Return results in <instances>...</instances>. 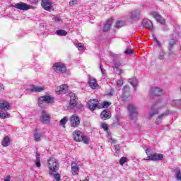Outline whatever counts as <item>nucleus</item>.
<instances>
[{"instance_id": "nucleus-1", "label": "nucleus", "mask_w": 181, "mask_h": 181, "mask_svg": "<svg viewBox=\"0 0 181 181\" xmlns=\"http://www.w3.org/2000/svg\"><path fill=\"white\" fill-rule=\"evenodd\" d=\"M49 175H53V173H57L59 170V163L56 158L52 157L47 160Z\"/></svg>"}, {"instance_id": "nucleus-2", "label": "nucleus", "mask_w": 181, "mask_h": 181, "mask_svg": "<svg viewBox=\"0 0 181 181\" xmlns=\"http://www.w3.org/2000/svg\"><path fill=\"white\" fill-rule=\"evenodd\" d=\"M72 136L76 142H83L86 145H88L90 144V140L88 139V138H87V136H83L80 130H76L73 132Z\"/></svg>"}, {"instance_id": "nucleus-3", "label": "nucleus", "mask_w": 181, "mask_h": 181, "mask_svg": "<svg viewBox=\"0 0 181 181\" xmlns=\"http://www.w3.org/2000/svg\"><path fill=\"white\" fill-rule=\"evenodd\" d=\"M53 70L58 74H64L67 73V67L66 64L62 62H57L53 64Z\"/></svg>"}, {"instance_id": "nucleus-4", "label": "nucleus", "mask_w": 181, "mask_h": 181, "mask_svg": "<svg viewBox=\"0 0 181 181\" xmlns=\"http://www.w3.org/2000/svg\"><path fill=\"white\" fill-rule=\"evenodd\" d=\"M53 100H54V98L52 97L51 95L41 96L38 99V105L41 108H43V107H45V103H47V104H50Z\"/></svg>"}, {"instance_id": "nucleus-5", "label": "nucleus", "mask_w": 181, "mask_h": 181, "mask_svg": "<svg viewBox=\"0 0 181 181\" xmlns=\"http://www.w3.org/2000/svg\"><path fill=\"white\" fill-rule=\"evenodd\" d=\"M87 107L90 111H95L96 108H101L98 99H90L87 102Z\"/></svg>"}, {"instance_id": "nucleus-6", "label": "nucleus", "mask_w": 181, "mask_h": 181, "mask_svg": "<svg viewBox=\"0 0 181 181\" xmlns=\"http://www.w3.org/2000/svg\"><path fill=\"white\" fill-rule=\"evenodd\" d=\"M127 110L129 112L130 119L134 121V118L138 117V108L135 105L130 104L128 105Z\"/></svg>"}, {"instance_id": "nucleus-7", "label": "nucleus", "mask_w": 181, "mask_h": 181, "mask_svg": "<svg viewBox=\"0 0 181 181\" xmlns=\"http://www.w3.org/2000/svg\"><path fill=\"white\" fill-rule=\"evenodd\" d=\"M40 121L42 124H50V121H52L50 115L45 110H42V115L40 117Z\"/></svg>"}, {"instance_id": "nucleus-8", "label": "nucleus", "mask_w": 181, "mask_h": 181, "mask_svg": "<svg viewBox=\"0 0 181 181\" xmlns=\"http://www.w3.org/2000/svg\"><path fill=\"white\" fill-rule=\"evenodd\" d=\"M163 159V154L154 153L144 158V160H153V162H156L158 160H162Z\"/></svg>"}, {"instance_id": "nucleus-9", "label": "nucleus", "mask_w": 181, "mask_h": 181, "mask_svg": "<svg viewBox=\"0 0 181 181\" xmlns=\"http://www.w3.org/2000/svg\"><path fill=\"white\" fill-rule=\"evenodd\" d=\"M71 128H77L80 125V117L76 115H73L69 119Z\"/></svg>"}, {"instance_id": "nucleus-10", "label": "nucleus", "mask_w": 181, "mask_h": 181, "mask_svg": "<svg viewBox=\"0 0 181 181\" xmlns=\"http://www.w3.org/2000/svg\"><path fill=\"white\" fill-rule=\"evenodd\" d=\"M69 106L71 107V108H74L77 107V104L78 103V98H77L75 93L71 92L69 93Z\"/></svg>"}, {"instance_id": "nucleus-11", "label": "nucleus", "mask_w": 181, "mask_h": 181, "mask_svg": "<svg viewBox=\"0 0 181 181\" xmlns=\"http://www.w3.org/2000/svg\"><path fill=\"white\" fill-rule=\"evenodd\" d=\"M41 6L43 9L48 11L49 12H50L53 8V4L50 0H41Z\"/></svg>"}, {"instance_id": "nucleus-12", "label": "nucleus", "mask_w": 181, "mask_h": 181, "mask_svg": "<svg viewBox=\"0 0 181 181\" xmlns=\"http://www.w3.org/2000/svg\"><path fill=\"white\" fill-rule=\"evenodd\" d=\"M14 8L16 9H19L20 11H28V9H32V6L28 5L26 3L24 2H19L16 4Z\"/></svg>"}, {"instance_id": "nucleus-13", "label": "nucleus", "mask_w": 181, "mask_h": 181, "mask_svg": "<svg viewBox=\"0 0 181 181\" xmlns=\"http://www.w3.org/2000/svg\"><path fill=\"white\" fill-rule=\"evenodd\" d=\"M122 95L120 96L123 99V101H128L131 97L129 95V87L124 86L122 89Z\"/></svg>"}, {"instance_id": "nucleus-14", "label": "nucleus", "mask_w": 181, "mask_h": 181, "mask_svg": "<svg viewBox=\"0 0 181 181\" xmlns=\"http://www.w3.org/2000/svg\"><path fill=\"white\" fill-rule=\"evenodd\" d=\"M169 115V110H166L165 112H163L160 115H158L156 119V125H160L163 122V118L165 117H168Z\"/></svg>"}, {"instance_id": "nucleus-15", "label": "nucleus", "mask_w": 181, "mask_h": 181, "mask_svg": "<svg viewBox=\"0 0 181 181\" xmlns=\"http://www.w3.org/2000/svg\"><path fill=\"white\" fill-rule=\"evenodd\" d=\"M163 94V92L162 91V89H160V88H153L151 89L150 96L151 98H153V97H159V95H162Z\"/></svg>"}, {"instance_id": "nucleus-16", "label": "nucleus", "mask_w": 181, "mask_h": 181, "mask_svg": "<svg viewBox=\"0 0 181 181\" xmlns=\"http://www.w3.org/2000/svg\"><path fill=\"white\" fill-rule=\"evenodd\" d=\"M139 15H141L139 10H133L129 14V18H130L132 21H138V19H139Z\"/></svg>"}, {"instance_id": "nucleus-17", "label": "nucleus", "mask_w": 181, "mask_h": 181, "mask_svg": "<svg viewBox=\"0 0 181 181\" xmlns=\"http://www.w3.org/2000/svg\"><path fill=\"white\" fill-rule=\"evenodd\" d=\"M113 22H114V18H109L103 27V32L105 33L108 32V30L111 29V25H112Z\"/></svg>"}, {"instance_id": "nucleus-18", "label": "nucleus", "mask_w": 181, "mask_h": 181, "mask_svg": "<svg viewBox=\"0 0 181 181\" xmlns=\"http://www.w3.org/2000/svg\"><path fill=\"white\" fill-rule=\"evenodd\" d=\"M100 118L102 119H110V118H111V112L109 110H104L103 111H102V112L100 113Z\"/></svg>"}, {"instance_id": "nucleus-19", "label": "nucleus", "mask_w": 181, "mask_h": 181, "mask_svg": "<svg viewBox=\"0 0 181 181\" xmlns=\"http://www.w3.org/2000/svg\"><path fill=\"white\" fill-rule=\"evenodd\" d=\"M69 86L66 84H62L59 87L56 88V92L59 93V94H66V91H67Z\"/></svg>"}, {"instance_id": "nucleus-20", "label": "nucleus", "mask_w": 181, "mask_h": 181, "mask_svg": "<svg viewBox=\"0 0 181 181\" xmlns=\"http://www.w3.org/2000/svg\"><path fill=\"white\" fill-rule=\"evenodd\" d=\"M88 84L89 87H90V88H93V90L98 87V83H97V79L94 78H89Z\"/></svg>"}, {"instance_id": "nucleus-21", "label": "nucleus", "mask_w": 181, "mask_h": 181, "mask_svg": "<svg viewBox=\"0 0 181 181\" xmlns=\"http://www.w3.org/2000/svg\"><path fill=\"white\" fill-rule=\"evenodd\" d=\"M71 166V173L73 176H76V175H77L79 172L78 165H77V163H76V162H72Z\"/></svg>"}, {"instance_id": "nucleus-22", "label": "nucleus", "mask_w": 181, "mask_h": 181, "mask_svg": "<svg viewBox=\"0 0 181 181\" xmlns=\"http://www.w3.org/2000/svg\"><path fill=\"white\" fill-rule=\"evenodd\" d=\"M30 91L31 93H42V91H45V87L33 86L30 88Z\"/></svg>"}, {"instance_id": "nucleus-23", "label": "nucleus", "mask_w": 181, "mask_h": 181, "mask_svg": "<svg viewBox=\"0 0 181 181\" xmlns=\"http://www.w3.org/2000/svg\"><path fill=\"white\" fill-rule=\"evenodd\" d=\"M153 16H154L156 21H157V22H158L159 23H163V22H165V19L158 12H153Z\"/></svg>"}, {"instance_id": "nucleus-24", "label": "nucleus", "mask_w": 181, "mask_h": 181, "mask_svg": "<svg viewBox=\"0 0 181 181\" xmlns=\"http://www.w3.org/2000/svg\"><path fill=\"white\" fill-rule=\"evenodd\" d=\"M1 145L4 147L9 146V145H11V139L9 138V136H6L4 137L1 141Z\"/></svg>"}, {"instance_id": "nucleus-25", "label": "nucleus", "mask_w": 181, "mask_h": 181, "mask_svg": "<svg viewBox=\"0 0 181 181\" xmlns=\"http://www.w3.org/2000/svg\"><path fill=\"white\" fill-rule=\"evenodd\" d=\"M158 114H159V110H158V109H156L155 105H153L148 115L149 117L152 118V117H155V115H158Z\"/></svg>"}, {"instance_id": "nucleus-26", "label": "nucleus", "mask_w": 181, "mask_h": 181, "mask_svg": "<svg viewBox=\"0 0 181 181\" xmlns=\"http://www.w3.org/2000/svg\"><path fill=\"white\" fill-rule=\"evenodd\" d=\"M114 67L115 69V72L118 73V74H122L124 71L121 69V64L119 62H115L114 64Z\"/></svg>"}, {"instance_id": "nucleus-27", "label": "nucleus", "mask_w": 181, "mask_h": 181, "mask_svg": "<svg viewBox=\"0 0 181 181\" xmlns=\"http://www.w3.org/2000/svg\"><path fill=\"white\" fill-rule=\"evenodd\" d=\"M9 103L7 101H1L0 100V110H9Z\"/></svg>"}, {"instance_id": "nucleus-28", "label": "nucleus", "mask_w": 181, "mask_h": 181, "mask_svg": "<svg viewBox=\"0 0 181 181\" xmlns=\"http://www.w3.org/2000/svg\"><path fill=\"white\" fill-rule=\"evenodd\" d=\"M144 26L149 29L150 30H153V24L151 20H148L144 22Z\"/></svg>"}, {"instance_id": "nucleus-29", "label": "nucleus", "mask_w": 181, "mask_h": 181, "mask_svg": "<svg viewBox=\"0 0 181 181\" xmlns=\"http://www.w3.org/2000/svg\"><path fill=\"white\" fill-rule=\"evenodd\" d=\"M66 124H67V117H64L63 119L60 120L59 127H62V128H64Z\"/></svg>"}, {"instance_id": "nucleus-30", "label": "nucleus", "mask_w": 181, "mask_h": 181, "mask_svg": "<svg viewBox=\"0 0 181 181\" xmlns=\"http://www.w3.org/2000/svg\"><path fill=\"white\" fill-rule=\"evenodd\" d=\"M111 105V103L107 102V101H104L102 103L101 105H100V108H108Z\"/></svg>"}, {"instance_id": "nucleus-31", "label": "nucleus", "mask_w": 181, "mask_h": 181, "mask_svg": "<svg viewBox=\"0 0 181 181\" xmlns=\"http://www.w3.org/2000/svg\"><path fill=\"white\" fill-rule=\"evenodd\" d=\"M57 35H58V36H66L67 32L64 30H57Z\"/></svg>"}, {"instance_id": "nucleus-32", "label": "nucleus", "mask_w": 181, "mask_h": 181, "mask_svg": "<svg viewBox=\"0 0 181 181\" xmlns=\"http://www.w3.org/2000/svg\"><path fill=\"white\" fill-rule=\"evenodd\" d=\"M177 42V40L176 39H173L172 38L169 42H168V45H169V47L170 49H172V47H173V46H175V45H176V42Z\"/></svg>"}, {"instance_id": "nucleus-33", "label": "nucleus", "mask_w": 181, "mask_h": 181, "mask_svg": "<svg viewBox=\"0 0 181 181\" xmlns=\"http://www.w3.org/2000/svg\"><path fill=\"white\" fill-rule=\"evenodd\" d=\"M34 138H35V141H40V138H42V133H40V132L35 133Z\"/></svg>"}, {"instance_id": "nucleus-34", "label": "nucleus", "mask_w": 181, "mask_h": 181, "mask_svg": "<svg viewBox=\"0 0 181 181\" xmlns=\"http://www.w3.org/2000/svg\"><path fill=\"white\" fill-rule=\"evenodd\" d=\"M126 162H128V158H127V157H122L119 161V163L121 165V166H124V163H126Z\"/></svg>"}, {"instance_id": "nucleus-35", "label": "nucleus", "mask_w": 181, "mask_h": 181, "mask_svg": "<svg viewBox=\"0 0 181 181\" xmlns=\"http://www.w3.org/2000/svg\"><path fill=\"white\" fill-rule=\"evenodd\" d=\"M49 175L53 176L56 181H60V174L59 173H53V175Z\"/></svg>"}, {"instance_id": "nucleus-36", "label": "nucleus", "mask_w": 181, "mask_h": 181, "mask_svg": "<svg viewBox=\"0 0 181 181\" xmlns=\"http://www.w3.org/2000/svg\"><path fill=\"white\" fill-rule=\"evenodd\" d=\"M123 25H124V21H117V22H116L115 27V28H117V29H119V28H121Z\"/></svg>"}, {"instance_id": "nucleus-37", "label": "nucleus", "mask_w": 181, "mask_h": 181, "mask_svg": "<svg viewBox=\"0 0 181 181\" xmlns=\"http://www.w3.org/2000/svg\"><path fill=\"white\" fill-rule=\"evenodd\" d=\"M10 115L8 112H4V113H1L0 112V118H2L3 119H4V118H9Z\"/></svg>"}, {"instance_id": "nucleus-38", "label": "nucleus", "mask_w": 181, "mask_h": 181, "mask_svg": "<svg viewBox=\"0 0 181 181\" xmlns=\"http://www.w3.org/2000/svg\"><path fill=\"white\" fill-rule=\"evenodd\" d=\"M80 0H71L69 3V6H73L74 5H77Z\"/></svg>"}, {"instance_id": "nucleus-39", "label": "nucleus", "mask_w": 181, "mask_h": 181, "mask_svg": "<svg viewBox=\"0 0 181 181\" xmlns=\"http://www.w3.org/2000/svg\"><path fill=\"white\" fill-rule=\"evenodd\" d=\"M175 176H176L177 180L181 181V173H180V170H179L176 173Z\"/></svg>"}, {"instance_id": "nucleus-40", "label": "nucleus", "mask_w": 181, "mask_h": 181, "mask_svg": "<svg viewBox=\"0 0 181 181\" xmlns=\"http://www.w3.org/2000/svg\"><path fill=\"white\" fill-rule=\"evenodd\" d=\"M123 84H124V81H122V80H121V79H119V80L117 81V87H121Z\"/></svg>"}, {"instance_id": "nucleus-41", "label": "nucleus", "mask_w": 181, "mask_h": 181, "mask_svg": "<svg viewBox=\"0 0 181 181\" xmlns=\"http://www.w3.org/2000/svg\"><path fill=\"white\" fill-rule=\"evenodd\" d=\"M78 50H83V49H84V45L83 43H78Z\"/></svg>"}, {"instance_id": "nucleus-42", "label": "nucleus", "mask_w": 181, "mask_h": 181, "mask_svg": "<svg viewBox=\"0 0 181 181\" xmlns=\"http://www.w3.org/2000/svg\"><path fill=\"white\" fill-rule=\"evenodd\" d=\"M124 53H126V54H132L134 51L132 49H127L125 50Z\"/></svg>"}, {"instance_id": "nucleus-43", "label": "nucleus", "mask_w": 181, "mask_h": 181, "mask_svg": "<svg viewBox=\"0 0 181 181\" xmlns=\"http://www.w3.org/2000/svg\"><path fill=\"white\" fill-rule=\"evenodd\" d=\"M102 128L106 132L108 131V125L106 123L102 124Z\"/></svg>"}, {"instance_id": "nucleus-44", "label": "nucleus", "mask_w": 181, "mask_h": 181, "mask_svg": "<svg viewBox=\"0 0 181 181\" xmlns=\"http://www.w3.org/2000/svg\"><path fill=\"white\" fill-rule=\"evenodd\" d=\"M36 160H40V153H39V151H36Z\"/></svg>"}, {"instance_id": "nucleus-45", "label": "nucleus", "mask_w": 181, "mask_h": 181, "mask_svg": "<svg viewBox=\"0 0 181 181\" xmlns=\"http://www.w3.org/2000/svg\"><path fill=\"white\" fill-rule=\"evenodd\" d=\"M115 149L117 152H119V151H121V148L119 147V145H118V144L115 145Z\"/></svg>"}, {"instance_id": "nucleus-46", "label": "nucleus", "mask_w": 181, "mask_h": 181, "mask_svg": "<svg viewBox=\"0 0 181 181\" xmlns=\"http://www.w3.org/2000/svg\"><path fill=\"white\" fill-rule=\"evenodd\" d=\"M35 165L37 168H40L41 164H40V160H36L35 161Z\"/></svg>"}, {"instance_id": "nucleus-47", "label": "nucleus", "mask_w": 181, "mask_h": 181, "mask_svg": "<svg viewBox=\"0 0 181 181\" xmlns=\"http://www.w3.org/2000/svg\"><path fill=\"white\" fill-rule=\"evenodd\" d=\"M30 4H36L39 2V0H30Z\"/></svg>"}, {"instance_id": "nucleus-48", "label": "nucleus", "mask_w": 181, "mask_h": 181, "mask_svg": "<svg viewBox=\"0 0 181 181\" xmlns=\"http://www.w3.org/2000/svg\"><path fill=\"white\" fill-rule=\"evenodd\" d=\"M153 39L156 42V43H157L159 46H160V42H159V40H158V38L154 37Z\"/></svg>"}, {"instance_id": "nucleus-49", "label": "nucleus", "mask_w": 181, "mask_h": 181, "mask_svg": "<svg viewBox=\"0 0 181 181\" xmlns=\"http://www.w3.org/2000/svg\"><path fill=\"white\" fill-rule=\"evenodd\" d=\"M55 22H60V21H62V18L60 17H56L54 18Z\"/></svg>"}, {"instance_id": "nucleus-50", "label": "nucleus", "mask_w": 181, "mask_h": 181, "mask_svg": "<svg viewBox=\"0 0 181 181\" xmlns=\"http://www.w3.org/2000/svg\"><path fill=\"white\" fill-rule=\"evenodd\" d=\"M145 152H146L147 156H150V155H151V151H149V149H148V148L146 149Z\"/></svg>"}, {"instance_id": "nucleus-51", "label": "nucleus", "mask_w": 181, "mask_h": 181, "mask_svg": "<svg viewBox=\"0 0 181 181\" xmlns=\"http://www.w3.org/2000/svg\"><path fill=\"white\" fill-rule=\"evenodd\" d=\"M4 181H11V175L6 176V179L4 180Z\"/></svg>"}, {"instance_id": "nucleus-52", "label": "nucleus", "mask_w": 181, "mask_h": 181, "mask_svg": "<svg viewBox=\"0 0 181 181\" xmlns=\"http://www.w3.org/2000/svg\"><path fill=\"white\" fill-rule=\"evenodd\" d=\"M112 144H117V139H111Z\"/></svg>"}, {"instance_id": "nucleus-53", "label": "nucleus", "mask_w": 181, "mask_h": 181, "mask_svg": "<svg viewBox=\"0 0 181 181\" xmlns=\"http://www.w3.org/2000/svg\"><path fill=\"white\" fill-rule=\"evenodd\" d=\"M83 181H90V177H89L88 176H87V177H86V179L83 180Z\"/></svg>"}, {"instance_id": "nucleus-54", "label": "nucleus", "mask_w": 181, "mask_h": 181, "mask_svg": "<svg viewBox=\"0 0 181 181\" xmlns=\"http://www.w3.org/2000/svg\"><path fill=\"white\" fill-rule=\"evenodd\" d=\"M4 85L0 83V90H4Z\"/></svg>"}, {"instance_id": "nucleus-55", "label": "nucleus", "mask_w": 181, "mask_h": 181, "mask_svg": "<svg viewBox=\"0 0 181 181\" xmlns=\"http://www.w3.org/2000/svg\"><path fill=\"white\" fill-rule=\"evenodd\" d=\"M130 83L133 86V87H136V86L134 85V83H132V82H131Z\"/></svg>"}]
</instances>
